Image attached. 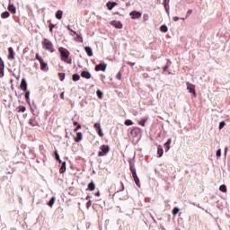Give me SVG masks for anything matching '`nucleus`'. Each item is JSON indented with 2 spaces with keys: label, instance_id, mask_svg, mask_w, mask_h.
<instances>
[{
  "label": "nucleus",
  "instance_id": "obj_34",
  "mask_svg": "<svg viewBox=\"0 0 230 230\" xmlns=\"http://www.w3.org/2000/svg\"><path fill=\"white\" fill-rule=\"evenodd\" d=\"M130 170H131L132 176L137 175V173L136 172V167L131 166V167H130Z\"/></svg>",
  "mask_w": 230,
  "mask_h": 230
},
{
  "label": "nucleus",
  "instance_id": "obj_35",
  "mask_svg": "<svg viewBox=\"0 0 230 230\" xmlns=\"http://www.w3.org/2000/svg\"><path fill=\"white\" fill-rule=\"evenodd\" d=\"M55 157L57 161H58L59 163H62V161L60 160V155H58V153L57 151H55Z\"/></svg>",
  "mask_w": 230,
  "mask_h": 230
},
{
  "label": "nucleus",
  "instance_id": "obj_16",
  "mask_svg": "<svg viewBox=\"0 0 230 230\" xmlns=\"http://www.w3.org/2000/svg\"><path fill=\"white\" fill-rule=\"evenodd\" d=\"M133 179L135 181L136 185L138 188H141V184L139 183V178L137 177V174L133 175Z\"/></svg>",
  "mask_w": 230,
  "mask_h": 230
},
{
  "label": "nucleus",
  "instance_id": "obj_49",
  "mask_svg": "<svg viewBox=\"0 0 230 230\" xmlns=\"http://www.w3.org/2000/svg\"><path fill=\"white\" fill-rule=\"evenodd\" d=\"M117 78H118V80H121V72H119L117 74Z\"/></svg>",
  "mask_w": 230,
  "mask_h": 230
},
{
  "label": "nucleus",
  "instance_id": "obj_3",
  "mask_svg": "<svg viewBox=\"0 0 230 230\" xmlns=\"http://www.w3.org/2000/svg\"><path fill=\"white\" fill-rule=\"evenodd\" d=\"M59 53H60L61 60H63L64 62H66V60L69 58V51L67 49L64 48H59Z\"/></svg>",
  "mask_w": 230,
  "mask_h": 230
},
{
  "label": "nucleus",
  "instance_id": "obj_28",
  "mask_svg": "<svg viewBox=\"0 0 230 230\" xmlns=\"http://www.w3.org/2000/svg\"><path fill=\"white\" fill-rule=\"evenodd\" d=\"M55 200H56V198L55 197H52L49 202V206L50 208H53V204H55Z\"/></svg>",
  "mask_w": 230,
  "mask_h": 230
},
{
  "label": "nucleus",
  "instance_id": "obj_33",
  "mask_svg": "<svg viewBox=\"0 0 230 230\" xmlns=\"http://www.w3.org/2000/svg\"><path fill=\"white\" fill-rule=\"evenodd\" d=\"M146 123V119H143L142 120H140L138 122V125H141L142 127H145Z\"/></svg>",
  "mask_w": 230,
  "mask_h": 230
},
{
  "label": "nucleus",
  "instance_id": "obj_9",
  "mask_svg": "<svg viewBox=\"0 0 230 230\" xmlns=\"http://www.w3.org/2000/svg\"><path fill=\"white\" fill-rule=\"evenodd\" d=\"M141 132V129L138 128H134L131 130V136H133V137H137V136H139V133Z\"/></svg>",
  "mask_w": 230,
  "mask_h": 230
},
{
  "label": "nucleus",
  "instance_id": "obj_37",
  "mask_svg": "<svg viewBox=\"0 0 230 230\" xmlns=\"http://www.w3.org/2000/svg\"><path fill=\"white\" fill-rule=\"evenodd\" d=\"M59 78H60L61 82L64 81V78H66V74L59 73Z\"/></svg>",
  "mask_w": 230,
  "mask_h": 230
},
{
  "label": "nucleus",
  "instance_id": "obj_30",
  "mask_svg": "<svg viewBox=\"0 0 230 230\" xmlns=\"http://www.w3.org/2000/svg\"><path fill=\"white\" fill-rule=\"evenodd\" d=\"M179 211H181V209H179V208L175 207L172 209V215L175 217V215H177V213H179Z\"/></svg>",
  "mask_w": 230,
  "mask_h": 230
},
{
  "label": "nucleus",
  "instance_id": "obj_36",
  "mask_svg": "<svg viewBox=\"0 0 230 230\" xmlns=\"http://www.w3.org/2000/svg\"><path fill=\"white\" fill-rule=\"evenodd\" d=\"M26 111V107L22 106L20 108H18V112H25Z\"/></svg>",
  "mask_w": 230,
  "mask_h": 230
},
{
  "label": "nucleus",
  "instance_id": "obj_15",
  "mask_svg": "<svg viewBox=\"0 0 230 230\" xmlns=\"http://www.w3.org/2000/svg\"><path fill=\"white\" fill-rule=\"evenodd\" d=\"M84 50L88 57H93V49H91V47H85Z\"/></svg>",
  "mask_w": 230,
  "mask_h": 230
},
{
  "label": "nucleus",
  "instance_id": "obj_21",
  "mask_svg": "<svg viewBox=\"0 0 230 230\" xmlns=\"http://www.w3.org/2000/svg\"><path fill=\"white\" fill-rule=\"evenodd\" d=\"M157 154H158V157H163V146H158Z\"/></svg>",
  "mask_w": 230,
  "mask_h": 230
},
{
  "label": "nucleus",
  "instance_id": "obj_57",
  "mask_svg": "<svg viewBox=\"0 0 230 230\" xmlns=\"http://www.w3.org/2000/svg\"><path fill=\"white\" fill-rule=\"evenodd\" d=\"M181 21H185V18H181Z\"/></svg>",
  "mask_w": 230,
  "mask_h": 230
},
{
  "label": "nucleus",
  "instance_id": "obj_20",
  "mask_svg": "<svg viewBox=\"0 0 230 230\" xmlns=\"http://www.w3.org/2000/svg\"><path fill=\"white\" fill-rule=\"evenodd\" d=\"M59 172L60 173H66V162L62 163V165H61V167L59 169Z\"/></svg>",
  "mask_w": 230,
  "mask_h": 230
},
{
  "label": "nucleus",
  "instance_id": "obj_4",
  "mask_svg": "<svg viewBox=\"0 0 230 230\" xmlns=\"http://www.w3.org/2000/svg\"><path fill=\"white\" fill-rule=\"evenodd\" d=\"M186 87L189 90V93L193 94L195 98H197V93L195 92V86L192 84L186 83Z\"/></svg>",
  "mask_w": 230,
  "mask_h": 230
},
{
  "label": "nucleus",
  "instance_id": "obj_56",
  "mask_svg": "<svg viewBox=\"0 0 230 230\" xmlns=\"http://www.w3.org/2000/svg\"><path fill=\"white\" fill-rule=\"evenodd\" d=\"M88 206H91V201L88 202Z\"/></svg>",
  "mask_w": 230,
  "mask_h": 230
},
{
  "label": "nucleus",
  "instance_id": "obj_7",
  "mask_svg": "<svg viewBox=\"0 0 230 230\" xmlns=\"http://www.w3.org/2000/svg\"><path fill=\"white\" fill-rule=\"evenodd\" d=\"M41 71H49V67L48 66V63L44 62V60L40 61Z\"/></svg>",
  "mask_w": 230,
  "mask_h": 230
},
{
  "label": "nucleus",
  "instance_id": "obj_52",
  "mask_svg": "<svg viewBox=\"0 0 230 230\" xmlns=\"http://www.w3.org/2000/svg\"><path fill=\"white\" fill-rule=\"evenodd\" d=\"M95 196H96V197H100V191L96 192V193H95Z\"/></svg>",
  "mask_w": 230,
  "mask_h": 230
},
{
  "label": "nucleus",
  "instance_id": "obj_48",
  "mask_svg": "<svg viewBox=\"0 0 230 230\" xmlns=\"http://www.w3.org/2000/svg\"><path fill=\"white\" fill-rule=\"evenodd\" d=\"M111 4L112 6H108L109 10H112V8L116 6V2H113Z\"/></svg>",
  "mask_w": 230,
  "mask_h": 230
},
{
  "label": "nucleus",
  "instance_id": "obj_55",
  "mask_svg": "<svg viewBox=\"0 0 230 230\" xmlns=\"http://www.w3.org/2000/svg\"><path fill=\"white\" fill-rule=\"evenodd\" d=\"M121 184V188H122V190L124 189V187H123V183H120Z\"/></svg>",
  "mask_w": 230,
  "mask_h": 230
},
{
  "label": "nucleus",
  "instance_id": "obj_43",
  "mask_svg": "<svg viewBox=\"0 0 230 230\" xmlns=\"http://www.w3.org/2000/svg\"><path fill=\"white\" fill-rule=\"evenodd\" d=\"M191 13H193V10H191V9L188 10L186 17H190V15H191Z\"/></svg>",
  "mask_w": 230,
  "mask_h": 230
},
{
  "label": "nucleus",
  "instance_id": "obj_39",
  "mask_svg": "<svg viewBox=\"0 0 230 230\" xmlns=\"http://www.w3.org/2000/svg\"><path fill=\"white\" fill-rule=\"evenodd\" d=\"M25 99L27 100L28 102H30V92L25 93Z\"/></svg>",
  "mask_w": 230,
  "mask_h": 230
},
{
  "label": "nucleus",
  "instance_id": "obj_23",
  "mask_svg": "<svg viewBox=\"0 0 230 230\" xmlns=\"http://www.w3.org/2000/svg\"><path fill=\"white\" fill-rule=\"evenodd\" d=\"M160 31H162L163 33H166L168 31V27L166 25H162L160 27Z\"/></svg>",
  "mask_w": 230,
  "mask_h": 230
},
{
  "label": "nucleus",
  "instance_id": "obj_17",
  "mask_svg": "<svg viewBox=\"0 0 230 230\" xmlns=\"http://www.w3.org/2000/svg\"><path fill=\"white\" fill-rule=\"evenodd\" d=\"M62 15H64V12H62V10H58L57 13H56V19H62Z\"/></svg>",
  "mask_w": 230,
  "mask_h": 230
},
{
  "label": "nucleus",
  "instance_id": "obj_19",
  "mask_svg": "<svg viewBox=\"0 0 230 230\" xmlns=\"http://www.w3.org/2000/svg\"><path fill=\"white\" fill-rule=\"evenodd\" d=\"M95 188H96V185H94V182H90L89 184H88V190H90V191H94V190H95Z\"/></svg>",
  "mask_w": 230,
  "mask_h": 230
},
{
  "label": "nucleus",
  "instance_id": "obj_24",
  "mask_svg": "<svg viewBox=\"0 0 230 230\" xmlns=\"http://www.w3.org/2000/svg\"><path fill=\"white\" fill-rule=\"evenodd\" d=\"M2 19H8L10 17V13L4 12L1 14Z\"/></svg>",
  "mask_w": 230,
  "mask_h": 230
},
{
  "label": "nucleus",
  "instance_id": "obj_47",
  "mask_svg": "<svg viewBox=\"0 0 230 230\" xmlns=\"http://www.w3.org/2000/svg\"><path fill=\"white\" fill-rule=\"evenodd\" d=\"M36 59L39 60V62H41L42 58H40V56H39V54H36Z\"/></svg>",
  "mask_w": 230,
  "mask_h": 230
},
{
  "label": "nucleus",
  "instance_id": "obj_10",
  "mask_svg": "<svg viewBox=\"0 0 230 230\" xmlns=\"http://www.w3.org/2000/svg\"><path fill=\"white\" fill-rule=\"evenodd\" d=\"M130 15H131L132 19H139V17H141V13H139L137 11H133L130 13Z\"/></svg>",
  "mask_w": 230,
  "mask_h": 230
},
{
  "label": "nucleus",
  "instance_id": "obj_54",
  "mask_svg": "<svg viewBox=\"0 0 230 230\" xmlns=\"http://www.w3.org/2000/svg\"><path fill=\"white\" fill-rule=\"evenodd\" d=\"M74 125L77 127L79 124H78V122L75 121Z\"/></svg>",
  "mask_w": 230,
  "mask_h": 230
},
{
  "label": "nucleus",
  "instance_id": "obj_42",
  "mask_svg": "<svg viewBox=\"0 0 230 230\" xmlns=\"http://www.w3.org/2000/svg\"><path fill=\"white\" fill-rule=\"evenodd\" d=\"M98 133L100 137H103V130L102 129V128L100 129H98Z\"/></svg>",
  "mask_w": 230,
  "mask_h": 230
},
{
  "label": "nucleus",
  "instance_id": "obj_22",
  "mask_svg": "<svg viewBox=\"0 0 230 230\" xmlns=\"http://www.w3.org/2000/svg\"><path fill=\"white\" fill-rule=\"evenodd\" d=\"M170 145H172V138H169L167 140V143L164 144V146H166V152H168V150H170Z\"/></svg>",
  "mask_w": 230,
  "mask_h": 230
},
{
  "label": "nucleus",
  "instance_id": "obj_38",
  "mask_svg": "<svg viewBox=\"0 0 230 230\" xmlns=\"http://www.w3.org/2000/svg\"><path fill=\"white\" fill-rule=\"evenodd\" d=\"M217 157H221L222 156V150L218 149L216 153Z\"/></svg>",
  "mask_w": 230,
  "mask_h": 230
},
{
  "label": "nucleus",
  "instance_id": "obj_6",
  "mask_svg": "<svg viewBox=\"0 0 230 230\" xmlns=\"http://www.w3.org/2000/svg\"><path fill=\"white\" fill-rule=\"evenodd\" d=\"M107 70V64L102 63L99 64L95 66V71H103L105 72Z\"/></svg>",
  "mask_w": 230,
  "mask_h": 230
},
{
  "label": "nucleus",
  "instance_id": "obj_1",
  "mask_svg": "<svg viewBox=\"0 0 230 230\" xmlns=\"http://www.w3.org/2000/svg\"><path fill=\"white\" fill-rule=\"evenodd\" d=\"M42 44L44 49L50 51V53H53V51H55V49L53 48V43L49 41V40L44 39Z\"/></svg>",
  "mask_w": 230,
  "mask_h": 230
},
{
  "label": "nucleus",
  "instance_id": "obj_44",
  "mask_svg": "<svg viewBox=\"0 0 230 230\" xmlns=\"http://www.w3.org/2000/svg\"><path fill=\"white\" fill-rule=\"evenodd\" d=\"M49 31H53V29L55 28V25H54L53 23H50V24L49 25Z\"/></svg>",
  "mask_w": 230,
  "mask_h": 230
},
{
  "label": "nucleus",
  "instance_id": "obj_40",
  "mask_svg": "<svg viewBox=\"0 0 230 230\" xmlns=\"http://www.w3.org/2000/svg\"><path fill=\"white\" fill-rule=\"evenodd\" d=\"M224 127H226V122H224V121L220 122V124H219V130H222V128Z\"/></svg>",
  "mask_w": 230,
  "mask_h": 230
},
{
  "label": "nucleus",
  "instance_id": "obj_41",
  "mask_svg": "<svg viewBox=\"0 0 230 230\" xmlns=\"http://www.w3.org/2000/svg\"><path fill=\"white\" fill-rule=\"evenodd\" d=\"M93 127H94V128H96L97 130H99L100 128H102V126L100 125V123H95Z\"/></svg>",
  "mask_w": 230,
  "mask_h": 230
},
{
  "label": "nucleus",
  "instance_id": "obj_31",
  "mask_svg": "<svg viewBox=\"0 0 230 230\" xmlns=\"http://www.w3.org/2000/svg\"><path fill=\"white\" fill-rule=\"evenodd\" d=\"M75 35H76L77 40H79V42H84V38L82 37V35H80L78 33H76Z\"/></svg>",
  "mask_w": 230,
  "mask_h": 230
},
{
  "label": "nucleus",
  "instance_id": "obj_53",
  "mask_svg": "<svg viewBox=\"0 0 230 230\" xmlns=\"http://www.w3.org/2000/svg\"><path fill=\"white\" fill-rule=\"evenodd\" d=\"M225 155H227V147L225 149Z\"/></svg>",
  "mask_w": 230,
  "mask_h": 230
},
{
  "label": "nucleus",
  "instance_id": "obj_32",
  "mask_svg": "<svg viewBox=\"0 0 230 230\" xmlns=\"http://www.w3.org/2000/svg\"><path fill=\"white\" fill-rule=\"evenodd\" d=\"M4 69V62L3 61V59H1V73H2V76L4 75L3 73V70Z\"/></svg>",
  "mask_w": 230,
  "mask_h": 230
},
{
  "label": "nucleus",
  "instance_id": "obj_51",
  "mask_svg": "<svg viewBox=\"0 0 230 230\" xmlns=\"http://www.w3.org/2000/svg\"><path fill=\"white\" fill-rule=\"evenodd\" d=\"M60 96H61L62 100H64V93H61Z\"/></svg>",
  "mask_w": 230,
  "mask_h": 230
},
{
  "label": "nucleus",
  "instance_id": "obj_5",
  "mask_svg": "<svg viewBox=\"0 0 230 230\" xmlns=\"http://www.w3.org/2000/svg\"><path fill=\"white\" fill-rule=\"evenodd\" d=\"M110 24L114 28H116L117 30H121V28H123V23H121V22L119 21H116V20L111 21Z\"/></svg>",
  "mask_w": 230,
  "mask_h": 230
},
{
  "label": "nucleus",
  "instance_id": "obj_25",
  "mask_svg": "<svg viewBox=\"0 0 230 230\" xmlns=\"http://www.w3.org/2000/svg\"><path fill=\"white\" fill-rule=\"evenodd\" d=\"M72 79L74 80V82H78V80H80V75L74 74Z\"/></svg>",
  "mask_w": 230,
  "mask_h": 230
},
{
  "label": "nucleus",
  "instance_id": "obj_12",
  "mask_svg": "<svg viewBox=\"0 0 230 230\" xmlns=\"http://www.w3.org/2000/svg\"><path fill=\"white\" fill-rule=\"evenodd\" d=\"M82 78H86V80H89L91 78V73L89 71H83L81 73Z\"/></svg>",
  "mask_w": 230,
  "mask_h": 230
},
{
  "label": "nucleus",
  "instance_id": "obj_18",
  "mask_svg": "<svg viewBox=\"0 0 230 230\" xmlns=\"http://www.w3.org/2000/svg\"><path fill=\"white\" fill-rule=\"evenodd\" d=\"M8 10H9V12H12V13H15L17 12V9L15 8V5H13V4H10L8 6Z\"/></svg>",
  "mask_w": 230,
  "mask_h": 230
},
{
  "label": "nucleus",
  "instance_id": "obj_27",
  "mask_svg": "<svg viewBox=\"0 0 230 230\" xmlns=\"http://www.w3.org/2000/svg\"><path fill=\"white\" fill-rule=\"evenodd\" d=\"M124 124L127 125V127H130V126L134 125V122H132V120H130V119H126Z\"/></svg>",
  "mask_w": 230,
  "mask_h": 230
},
{
  "label": "nucleus",
  "instance_id": "obj_2",
  "mask_svg": "<svg viewBox=\"0 0 230 230\" xmlns=\"http://www.w3.org/2000/svg\"><path fill=\"white\" fill-rule=\"evenodd\" d=\"M100 150L101 152L98 153V155L99 157H103V155H107V154H109L111 147H109V146L102 145L100 146Z\"/></svg>",
  "mask_w": 230,
  "mask_h": 230
},
{
  "label": "nucleus",
  "instance_id": "obj_13",
  "mask_svg": "<svg viewBox=\"0 0 230 230\" xmlns=\"http://www.w3.org/2000/svg\"><path fill=\"white\" fill-rule=\"evenodd\" d=\"M82 139H83L82 132H77L76 137H75V143H80V141H82Z\"/></svg>",
  "mask_w": 230,
  "mask_h": 230
},
{
  "label": "nucleus",
  "instance_id": "obj_26",
  "mask_svg": "<svg viewBox=\"0 0 230 230\" xmlns=\"http://www.w3.org/2000/svg\"><path fill=\"white\" fill-rule=\"evenodd\" d=\"M219 190L223 192V193H227V187L226 185H221L219 187Z\"/></svg>",
  "mask_w": 230,
  "mask_h": 230
},
{
  "label": "nucleus",
  "instance_id": "obj_29",
  "mask_svg": "<svg viewBox=\"0 0 230 230\" xmlns=\"http://www.w3.org/2000/svg\"><path fill=\"white\" fill-rule=\"evenodd\" d=\"M97 96L100 98V100H102V98H103V93L100 90H97Z\"/></svg>",
  "mask_w": 230,
  "mask_h": 230
},
{
  "label": "nucleus",
  "instance_id": "obj_11",
  "mask_svg": "<svg viewBox=\"0 0 230 230\" xmlns=\"http://www.w3.org/2000/svg\"><path fill=\"white\" fill-rule=\"evenodd\" d=\"M8 51H9L8 58L10 60H13V58H15V54L13 53V49H12V47H10L8 49Z\"/></svg>",
  "mask_w": 230,
  "mask_h": 230
},
{
  "label": "nucleus",
  "instance_id": "obj_8",
  "mask_svg": "<svg viewBox=\"0 0 230 230\" xmlns=\"http://www.w3.org/2000/svg\"><path fill=\"white\" fill-rule=\"evenodd\" d=\"M20 88L22 89V91H26L28 89V83H26V79L22 78L20 84Z\"/></svg>",
  "mask_w": 230,
  "mask_h": 230
},
{
  "label": "nucleus",
  "instance_id": "obj_45",
  "mask_svg": "<svg viewBox=\"0 0 230 230\" xmlns=\"http://www.w3.org/2000/svg\"><path fill=\"white\" fill-rule=\"evenodd\" d=\"M80 128H82V125L77 124V127L74 130L75 132H77V130H80Z\"/></svg>",
  "mask_w": 230,
  "mask_h": 230
},
{
  "label": "nucleus",
  "instance_id": "obj_14",
  "mask_svg": "<svg viewBox=\"0 0 230 230\" xmlns=\"http://www.w3.org/2000/svg\"><path fill=\"white\" fill-rule=\"evenodd\" d=\"M29 124L31 127H39V122L35 119H30Z\"/></svg>",
  "mask_w": 230,
  "mask_h": 230
},
{
  "label": "nucleus",
  "instance_id": "obj_58",
  "mask_svg": "<svg viewBox=\"0 0 230 230\" xmlns=\"http://www.w3.org/2000/svg\"><path fill=\"white\" fill-rule=\"evenodd\" d=\"M165 3H166V0H165Z\"/></svg>",
  "mask_w": 230,
  "mask_h": 230
},
{
  "label": "nucleus",
  "instance_id": "obj_50",
  "mask_svg": "<svg viewBox=\"0 0 230 230\" xmlns=\"http://www.w3.org/2000/svg\"><path fill=\"white\" fill-rule=\"evenodd\" d=\"M179 17H177V16H174V17H172V21H174V22H177V21H179Z\"/></svg>",
  "mask_w": 230,
  "mask_h": 230
},
{
  "label": "nucleus",
  "instance_id": "obj_46",
  "mask_svg": "<svg viewBox=\"0 0 230 230\" xmlns=\"http://www.w3.org/2000/svg\"><path fill=\"white\" fill-rule=\"evenodd\" d=\"M67 30H69V31H72V33L76 35V31H73V29H71V27L69 25L67 26Z\"/></svg>",
  "mask_w": 230,
  "mask_h": 230
}]
</instances>
